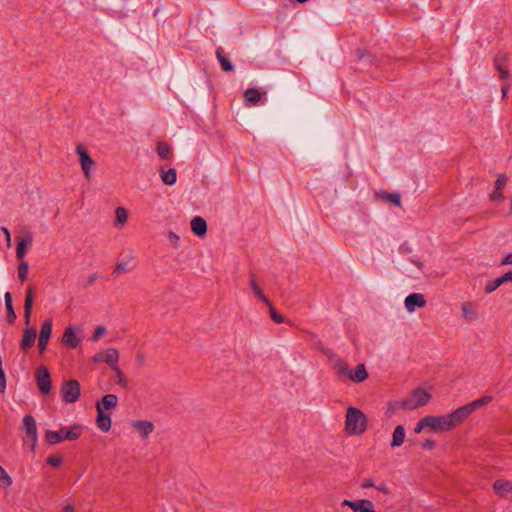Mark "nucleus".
I'll return each mask as SVG.
<instances>
[{
  "label": "nucleus",
  "instance_id": "f257e3e1",
  "mask_svg": "<svg viewBox=\"0 0 512 512\" xmlns=\"http://www.w3.org/2000/svg\"><path fill=\"white\" fill-rule=\"evenodd\" d=\"M464 422L459 409L446 414L426 415L415 425L414 432L432 434H443L454 430Z\"/></svg>",
  "mask_w": 512,
  "mask_h": 512
},
{
  "label": "nucleus",
  "instance_id": "f03ea898",
  "mask_svg": "<svg viewBox=\"0 0 512 512\" xmlns=\"http://www.w3.org/2000/svg\"><path fill=\"white\" fill-rule=\"evenodd\" d=\"M432 397V387H418L403 400L390 402L387 407V415L391 416L398 409L414 410L428 405Z\"/></svg>",
  "mask_w": 512,
  "mask_h": 512
},
{
  "label": "nucleus",
  "instance_id": "7ed1b4c3",
  "mask_svg": "<svg viewBox=\"0 0 512 512\" xmlns=\"http://www.w3.org/2000/svg\"><path fill=\"white\" fill-rule=\"evenodd\" d=\"M369 428L368 416L359 408L347 407L345 411L344 432L347 436L360 437Z\"/></svg>",
  "mask_w": 512,
  "mask_h": 512
},
{
  "label": "nucleus",
  "instance_id": "20e7f679",
  "mask_svg": "<svg viewBox=\"0 0 512 512\" xmlns=\"http://www.w3.org/2000/svg\"><path fill=\"white\" fill-rule=\"evenodd\" d=\"M118 405V397L114 394H107L96 403V425L102 432L110 431L112 420L108 411L114 410Z\"/></svg>",
  "mask_w": 512,
  "mask_h": 512
},
{
  "label": "nucleus",
  "instance_id": "39448f33",
  "mask_svg": "<svg viewBox=\"0 0 512 512\" xmlns=\"http://www.w3.org/2000/svg\"><path fill=\"white\" fill-rule=\"evenodd\" d=\"M333 369L339 378L348 379L353 383H362L369 377L364 363H358L351 368L345 360L338 359L333 363Z\"/></svg>",
  "mask_w": 512,
  "mask_h": 512
},
{
  "label": "nucleus",
  "instance_id": "423d86ee",
  "mask_svg": "<svg viewBox=\"0 0 512 512\" xmlns=\"http://www.w3.org/2000/svg\"><path fill=\"white\" fill-rule=\"evenodd\" d=\"M60 394L66 404L75 403L81 394L80 383L74 379L65 381L61 386Z\"/></svg>",
  "mask_w": 512,
  "mask_h": 512
},
{
  "label": "nucleus",
  "instance_id": "0eeeda50",
  "mask_svg": "<svg viewBox=\"0 0 512 512\" xmlns=\"http://www.w3.org/2000/svg\"><path fill=\"white\" fill-rule=\"evenodd\" d=\"M23 428L26 435L25 441L30 444V449L34 452L38 442V432L36 421L31 415H26L23 418Z\"/></svg>",
  "mask_w": 512,
  "mask_h": 512
},
{
  "label": "nucleus",
  "instance_id": "6e6552de",
  "mask_svg": "<svg viewBox=\"0 0 512 512\" xmlns=\"http://www.w3.org/2000/svg\"><path fill=\"white\" fill-rule=\"evenodd\" d=\"M341 506L350 508L352 512H376L374 503L365 498L356 500L345 499L341 502Z\"/></svg>",
  "mask_w": 512,
  "mask_h": 512
},
{
  "label": "nucleus",
  "instance_id": "1a4fd4ad",
  "mask_svg": "<svg viewBox=\"0 0 512 512\" xmlns=\"http://www.w3.org/2000/svg\"><path fill=\"white\" fill-rule=\"evenodd\" d=\"M119 360V352L115 348H107L105 350L99 351L93 357L94 363H106L107 365L113 367H118L117 362Z\"/></svg>",
  "mask_w": 512,
  "mask_h": 512
},
{
  "label": "nucleus",
  "instance_id": "9d476101",
  "mask_svg": "<svg viewBox=\"0 0 512 512\" xmlns=\"http://www.w3.org/2000/svg\"><path fill=\"white\" fill-rule=\"evenodd\" d=\"M492 396L485 395L475 401H472L466 405L458 407L460 414L464 420V422L469 418V416L477 409L482 406L489 404L492 401Z\"/></svg>",
  "mask_w": 512,
  "mask_h": 512
},
{
  "label": "nucleus",
  "instance_id": "9b49d317",
  "mask_svg": "<svg viewBox=\"0 0 512 512\" xmlns=\"http://www.w3.org/2000/svg\"><path fill=\"white\" fill-rule=\"evenodd\" d=\"M133 432L141 439H147L154 431L155 425L149 420H134L131 422Z\"/></svg>",
  "mask_w": 512,
  "mask_h": 512
},
{
  "label": "nucleus",
  "instance_id": "f8f14e48",
  "mask_svg": "<svg viewBox=\"0 0 512 512\" xmlns=\"http://www.w3.org/2000/svg\"><path fill=\"white\" fill-rule=\"evenodd\" d=\"M36 383L39 390L43 394H48L51 391V376L48 369L45 366H39L36 369Z\"/></svg>",
  "mask_w": 512,
  "mask_h": 512
},
{
  "label": "nucleus",
  "instance_id": "ddd939ff",
  "mask_svg": "<svg viewBox=\"0 0 512 512\" xmlns=\"http://www.w3.org/2000/svg\"><path fill=\"white\" fill-rule=\"evenodd\" d=\"M427 300L422 293H412L404 299V307L408 313H414L416 309L424 308Z\"/></svg>",
  "mask_w": 512,
  "mask_h": 512
},
{
  "label": "nucleus",
  "instance_id": "4468645a",
  "mask_svg": "<svg viewBox=\"0 0 512 512\" xmlns=\"http://www.w3.org/2000/svg\"><path fill=\"white\" fill-rule=\"evenodd\" d=\"M135 267V257L132 254H123L117 260V263L114 268V274L118 276L133 270Z\"/></svg>",
  "mask_w": 512,
  "mask_h": 512
},
{
  "label": "nucleus",
  "instance_id": "2eb2a0df",
  "mask_svg": "<svg viewBox=\"0 0 512 512\" xmlns=\"http://www.w3.org/2000/svg\"><path fill=\"white\" fill-rule=\"evenodd\" d=\"M52 334V320L47 319L43 322L40 330V335L38 338V347L40 350V353H43L48 345L49 339Z\"/></svg>",
  "mask_w": 512,
  "mask_h": 512
},
{
  "label": "nucleus",
  "instance_id": "dca6fc26",
  "mask_svg": "<svg viewBox=\"0 0 512 512\" xmlns=\"http://www.w3.org/2000/svg\"><path fill=\"white\" fill-rule=\"evenodd\" d=\"M33 236L29 232H21L17 236V250L16 255L19 259H23L28 248L32 244Z\"/></svg>",
  "mask_w": 512,
  "mask_h": 512
},
{
  "label": "nucleus",
  "instance_id": "f3484780",
  "mask_svg": "<svg viewBox=\"0 0 512 512\" xmlns=\"http://www.w3.org/2000/svg\"><path fill=\"white\" fill-rule=\"evenodd\" d=\"M77 154L81 163L82 171L87 179L90 177V170L94 166V160L88 155L87 151L82 145L77 146Z\"/></svg>",
  "mask_w": 512,
  "mask_h": 512
},
{
  "label": "nucleus",
  "instance_id": "a211bd4d",
  "mask_svg": "<svg viewBox=\"0 0 512 512\" xmlns=\"http://www.w3.org/2000/svg\"><path fill=\"white\" fill-rule=\"evenodd\" d=\"M461 317L466 322H472L478 319V310L476 303L464 301L460 307Z\"/></svg>",
  "mask_w": 512,
  "mask_h": 512
},
{
  "label": "nucleus",
  "instance_id": "6ab92c4d",
  "mask_svg": "<svg viewBox=\"0 0 512 512\" xmlns=\"http://www.w3.org/2000/svg\"><path fill=\"white\" fill-rule=\"evenodd\" d=\"M61 342L69 348H76L80 344L81 338L78 336L74 328L66 327L62 335Z\"/></svg>",
  "mask_w": 512,
  "mask_h": 512
},
{
  "label": "nucleus",
  "instance_id": "aec40b11",
  "mask_svg": "<svg viewBox=\"0 0 512 512\" xmlns=\"http://www.w3.org/2000/svg\"><path fill=\"white\" fill-rule=\"evenodd\" d=\"M36 329L32 326H26L20 341V348L24 351L31 348L36 340Z\"/></svg>",
  "mask_w": 512,
  "mask_h": 512
},
{
  "label": "nucleus",
  "instance_id": "412c9836",
  "mask_svg": "<svg viewBox=\"0 0 512 512\" xmlns=\"http://www.w3.org/2000/svg\"><path fill=\"white\" fill-rule=\"evenodd\" d=\"M405 439H406V429L403 425L399 424L394 428V430L392 432L391 442H390L391 449H395V448L402 446L405 442Z\"/></svg>",
  "mask_w": 512,
  "mask_h": 512
},
{
  "label": "nucleus",
  "instance_id": "4be33fe9",
  "mask_svg": "<svg viewBox=\"0 0 512 512\" xmlns=\"http://www.w3.org/2000/svg\"><path fill=\"white\" fill-rule=\"evenodd\" d=\"M495 493L500 497L512 496V482L504 479L496 480L493 484Z\"/></svg>",
  "mask_w": 512,
  "mask_h": 512
},
{
  "label": "nucleus",
  "instance_id": "5701e85b",
  "mask_svg": "<svg viewBox=\"0 0 512 512\" xmlns=\"http://www.w3.org/2000/svg\"><path fill=\"white\" fill-rule=\"evenodd\" d=\"M64 429L61 427L59 430H47L44 434V439L46 443L49 445H56L58 443H61L63 441H66V438L64 436Z\"/></svg>",
  "mask_w": 512,
  "mask_h": 512
},
{
  "label": "nucleus",
  "instance_id": "b1692460",
  "mask_svg": "<svg viewBox=\"0 0 512 512\" xmlns=\"http://www.w3.org/2000/svg\"><path fill=\"white\" fill-rule=\"evenodd\" d=\"M378 199L384 203L392 204L394 206H401V195L398 192L389 193L386 191H380L377 194Z\"/></svg>",
  "mask_w": 512,
  "mask_h": 512
},
{
  "label": "nucleus",
  "instance_id": "393cba45",
  "mask_svg": "<svg viewBox=\"0 0 512 512\" xmlns=\"http://www.w3.org/2000/svg\"><path fill=\"white\" fill-rule=\"evenodd\" d=\"M64 429V436L66 438V441H75L82 435L83 432V426L80 424H73L71 426H65Z\"/></svg>",
  "mask_w": 512,
  "mask_h": 512
},
{
  "label": "nucleus",
  "instance_id": "a878e982",
  "mask_svg": "<svg viewBox=\"0 0 512 512\" xmlns=\"http://www.w3.org/2000/svg\"><path fill=\"white\" fill-rule=\"evenodd\" d=\"M161 180L166 185H173L177 180L176 170L171 168L169 170L160 169Z\"/></svg>",
  "mask_w": 512,
  "mask_h": 512
},
{
  "label": "nucleus",
  "instance_id": "bb28decb",
  "mask_svg": "<svg viewBox=\"0 0 512 512\" xmlns=\"http://www.w3.org/2000/svg\"><path fill=\"white\" fill-rule=\"evenodd\" d=\"M249 286L251 290L253 291L254 295L257 296L260 300H262L264 303L270 305L269 300L266 298V296L263 294L261 287L259 286L256 277L251 276L249 279Z\"/></svg>",
  "mask_w": 512,
  "mask_h": 512
},
{
  "label": "nucleus",
  "instance_id": "cd10ccee",
  "mask_svg": "<svg viewBox=\"0 0 512 512\" xmlns=\"http://www.w3.org/2000/svg\"><path fill=\"white\" fill-rule=\"evenodd\" d=\"M4 297H5V306L7 309V321L9 323H13L16 318V314L13 309L11 293L6 292Z\"/></svg>",
  "mask_w": 512,
  "mask_h": 512
},
{
  "label": "nucleus",
  "instance_id": "c85d7f7f",
  "mask_svg": "<svg viewBox=\"0 0 512 512\" xmlns=\"http://www.w3.org/2000/svg\"><path fill=\"white\" fill-rule=\"evenodd\" d=\"M245 99L251 103V104H257L261 99H262V95L261 93L257 90V89H254V88H250V89H247L245 91Z\"/></svg>",
  "mask_w": 512,
  "mask_h": 512
},
{
  "label": "nucleus",
  "instance_id": "c756f323",
  "mask_svg": "<svg viewBox=\"0 0 512 512\" xmlns=\"http://www.w3.org/2000/svg\"><path fill=\"white\" fill-rule=\"evenodd\" d=\"M167 239L172 246H178L181 238L186 239V235L180 231L169 230L166 233Z\"/></svg>",
  "mask_w": 512,
  "mask_h": 512
},
{
  "label": "nucleus",
  "instance_id": "7c9ffc66",
  "mask_svg": "<svg viewBox=\"0 0 512 512\" xmlns=\"http://www.w3.org/2000/svg\"><path fill=\"white\" fill-rule=\"evenodd\" d=\"M158 155L163 159H168L172 155L170 146L166 142H159L156 147Z\"/></svg>",
  "mask_w": 512,
  "mask_h": 512
},
{
  "label": "nucleus",
  "instance_id": "2f4dec72",
  "mask_svg": "<svg viewBox=\"0 0 512 512\" xmlns=\"http://www.w3.org/2000/svg\"><path fill=\"white\" fill-rule=\"evenodd\" d=\"M217 59L219 63L221 64V67L224 71L230 72L234 70V66L230 63V61L221 54L220 49L216 52Z\"/></svg>",
  "mask_w": 512,
  "mask_h": 512
},
{
  "label": "nucleus",
  "instance_id": "473e14b6",
  "mask_svg": "<svg viewBox=\"0 0 512 512\" xmlns=\"http://www.w3.org/2000/svg\"><path fill=\"white\" fill-rule=\"evenodd\" d=\"M501 285H503L501 278H495L485 284L484 291L486 294H490L498 289Z\"/></svg>",
  "mask_w": 512,
  "mask_h": 512
},
{
  "label": "nucleus",
  "instance_id": "72a5a7b5",
  "mask_svg": "<svg viewBox=\"0 0 512 512\" xmlns=\"http://www.w3.org/2000/svg\"><path fill=\"white\" fill-rule=\"evenodd\" d=\"M46 462L48 465L58 468L63 463V456L60 454L51 455L47 458Z\"/></svg>",
  "mask_w": 512,
  "mask_h": 512
},
{
  "label": "nucleus",
  "instance_id": "f704fd0d",
  "mask_svg": "<svg viewBox=\"0 0 512 512\" xmlns=\"http://www.w3.org/2000/svg\"><path fill=\"white\" fill-rule=\"evenodd\" d=\"M129 219L128 217V212L125 208L123 207H118L116 209V220L119 224H123L124 222H126L127 220Z\"/></svg>",
  "mask_w": 512,
  "mask_h": 512
},
{
  "label": "nucleus",
  "instance_id": "c9c22d12",
  "mask_svg": "<svg viewBox=\"0 0 512 512\" xmlns=\"http://www.w3.org/2000/svg\"><path fill=\"white\" fill-rule=\"evenodd\" d=\"M28 276V263L22 261L18 266V277L23 282Z\"/></svg>",
  "mask_w": 512,
  "mask_h": 512
},
{
  "label": "nucleus",
  "instance_id": "e433bc0d",
  "mask_svg": "<svg viewBox=\"0 0 512 512\" xmlns=\"http://www.w3.org/2000/svg\"><path fill=\"white\" fill-rule=\"evenodd\" d=\"M32 306H33V288L29 287L26 291L24 307H27L28 309H32Z\"/></svg>",
  "mask_w": 512,
  "mask_h": 512
},
{
  "label": "nucleus",
  "instance_id": "4c0bfd02",
  "mask_svg": "<svg viewBox=\"0 0 512 512\" xmlns=\"http://www.w3.org/2000/svg\"><path fill=\"white\" fill-rule=\"evenodd\" d=\"M191 229L198 237H204L207 232V226H191Z\"/></svg>",
  "mask_w": 512,
  "mask_h": 512
},
{
  "label": "nucleus",
  "instance_id": "58836bf2",
  "mask_svg": "<svg viewBox=\"0 0 512 512\" xmlns=\"http://www.w3.org/2000/svg\"><path fill=\"white\" fill-rule=\"evenodd\" d=\"M270 315L274 322L283 323L284 317L280 315L273 307H270Z\"/></svg>",
  "mask_w": 512,
  "mask_h": 512
},
{
  "label": "nucleus",
  "instance_id": "ea45409f",
  "mask_svg": "<svg viewBox=\"0 0 512 512\" xmlns=\"http://www.w3.org/2000/svg\"><path fill=\"white\" fill-rule=\"evenodd\" d=\"M106 332V329L104 326H98L96 329H95V332L93 334V337L92 339L94 341H98Z\"/></svg>",
  "mask_w": 512,
  "mask_h": 512
},
{
  "label": "nucleus",
  "instance_id": "a19ab883",
  "mask_svg": "<svg viewBox=\"0 0 512 512\" xmlns=\"http://www.w3.org/2000/svg\"><path fill=\"white\" fill-rule=\"evenodd\" d=\"M0 483L6 487H9L12 484L11 477L5 471H3V474L0 476Z\"/></svg>",
  "mask_w": 512,
  "mask_h": 512
},
{
  "label": "nucleus",
  "instance_id": "79ce46f5",
  "mask_svg": "<svg viewBox=\"0 0 512 512\" xmlns=\"http://www.w3.org/2000/svg\"><path fill=\"white\" fill-rule=\"evenodd\" d=\"M506 184V178L504 175H499L498 179L495 182V189L502 190Z\"/></svg>",
  "mask_w": 512,
  "mask_h": 512
},
{
  "label": "nucleus",
  "instance_id": "37998d69",
  "mask_svg": "<svg viewBox=\"0 0 512 512\" xmlns=\"http://www.w3.org/2000/svg\"><path fill=\"white\" fill-rule=\"evenodd\" d=\"M113 370L117 374V383L125 386L126 381H125V377H124L123 373L120 371V369L118 367H113Z\"/></svg>",
  "mask_w": 512,
  "mask_h": 512
},
{
  "label": "nucleus",
  "instance_id": "c03bdc74",
  "mask_svg": "<svg viewBox=\"0 0 512 512\" xmlns=\"http://www.w3.org/2000/svg\"><path fill=\"white\" fill-rule=\"evenodd\" d=\"M436 446V442L432 439H427L422 443V448L426 450H432Z\"/></svg>",
  "mask_w": 512,
  "mask_h": 512
},
{
  "label": "nucleus",
  "instance_id": "a18cd8bd",
  "mask_svg": "<svg viewBox=\"0 0 512 512\" xmlns=\"http://www.w3.org/2000/svg\"><path fill=\"white\" fill-rule=\"evenodd\" d=\"M495 65H496V69L499 72V76L501 78H507L508 77V71L501 67V65L499 64L498 59L495 60Z\"/></svg>",
  "mask_w": 512,
  "mask_h": 512
},
{
  "label": "nucleus",
  "instance_id": "49530a36",
  "mask_svg": "<svg viewBox=\"0 0 512 512\" xmlns=\"http://www.w3.org/2000/svg\"><path fill=\"white\" fill-rule=\"evenodd\" d=\"M490 198L492 201H498V200H501L504 198L503 194H502V190H494L491 194H490Z\"/></svg>",
  "mask_w": 512,
  "mask_h": 512
},
{
  "label": "nucleus",
  "instance_id": "de8ad7c7",
  "mask_svg": "<svg viewBox=\"0 0 512 512\" xmlns=\"http://www.w3.org/2000/svg\"><path fill=\"white\" fill-rule=\"evenodd\" d=\"M500 278H501L503 284L508 283V282L512 283V270L506 272L505 274L500 276Z\"/></svg>",
  "mask_w": 512,
  "mask_h": 512
},
{
  "label": "nucleus",
  "instance_id": "09e8293b",
  "mask_svg": "<svg viewBox=\"0 0 512 512\" xmlns=\"http://www.w3.org/2000/svg\"><path fill=\"white\" fill-rule=\"evenodd\" d=\"M501 265H512V253L507 254L501 261Z\"/></svg>",
  "mask_w": 512,
  "mask_h": 512
},
{
  "label": "nucleus",
  "instance_id": "8fccbe9b",
  "mask_svg": "<svg viewBox=\"0 0 512 512\" xmlns=\"http://www.w3.org/2000/svg\"><path fill=\"white\" fill-rule=\"evenodd\" d=\"M190 224H206V220L201 216H195Z\"/></svg>",
  "mask_w": 512,
  "mask_h": 512
},
{
  "label": "nucleus",
  "instance_id": "3c124183",
  "mask_svg": "<svg viewBox=\"0 0 512 512\" xmlns=\"http://www.w3.org/2000/svg\"><path fill=\"white\" fill-rule=\"evenodd\" d=\"M24 317H25V322H26V326H29V321H30V315H31V310L32 309H28L27 307H24Z\"/></svg>",
  "mask_w": 512,
  "mask_h": 512
},
{
  "label": "nucleus",
  "instance_id": "603ef678",
  "mask_svg": "<svg viewBox=\"0 0 512 512\" xmlns=\"http://www.w3.org/2000/svg\"><path fill=\"white\" fill-rule=\"evenodd\" d=\"M61 512H75V509L72 505H66Z\"/></svg>",
  "mask_w": 512,
  "mask_h": 512
},
{
  "label": "nucleus",
  "instance_id": "864d4df0",
  "mask_svg": "<svg viewBox=\"0 0 512 512\" xmlns=\"http://www.w3.org/2000/svg\"><path fill=\"white\" fill-rule=\"evenodd\" d=\"M3 232H4V234H5V235H6V237H7V242H8V244L10 245L11 237H10V233H9L8 229H7V228H3Z\"/></svg>",
  "mask_w": 512,
  "mask_h": 512
},
{
  "label": "nucleus",
  "instance_id": "5fc2aeb1",
  "mask_svg": "<svg viewBox=\"0 0 512 512\" xmlns=\"http://www.w3.org/2000/svg\"><path fill=\"white\" fill-rule=\"evenodd\" d=\"M379 491H382L385 494H389V490L386 486H381L378 488Z\"/></svg>",
  "mask_w": 512,
  "mask_h": 512
},
{
  "label": "nucleus",
  "instance_id": "6e6d98bb",
  "mask_svg": "<svg viewBox=\"0 0 512 512\" xmlns=\"http://www.w3.org/2000/svg\"><path fill=\"white\" fill-rule=\"evenodd\" d=\"M507 92H508V87H506V86L502 87V95H503V97L506 96Z\"/></svg>",
  "mask_w": 512,
  "mask_h": 512
},
{
  "label": "nucleus",
  "instance_id": "4d7b16f0",
  "mask_svg": "<svg viewBox=\"0 0 512 512\" xmlns=\"http://www.w3.org/2000/svg\"><path fill=\"white\" fill-rule=\"evenodd\" d=\"M0 471H1V474H3V471H5L2 466H0Z\"/></svg>",
  "mask_w": 512,
  "mask_h": 512
},
{
  "label": "nucleus",
  "instance_id": "13d9d810",
  "mask_svg": "<svg viewBox=\"0 0 512 512\" xmlns=\"http://www.w3.org/2000/svg\"><path fill=\"white\" fill-rule=\"evenodd\" d=\"M510 212H512V200H511V209H510Z\"/></svg>",
  "mask_w": 512,
  "mask_h": 512
}]
</instances>
